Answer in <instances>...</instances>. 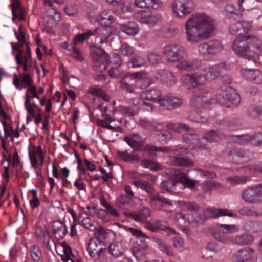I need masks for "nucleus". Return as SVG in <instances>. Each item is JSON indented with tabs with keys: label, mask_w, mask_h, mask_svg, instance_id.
<instances>
[{
	"label": "nucleus",
	"mask_w": 262,
	"mask_h": 262,
	"mask_svg": "<svg viewBox=\"0 0 262 262\" xmlns=\"http://www.w3.org/2000/svg\"><path fill=\"white\" fill-rule=\"evenodd\" d=\"M173 170H177V169L171 168L169 170V178L167 180L163 181L160 185V187L162 191H170L176 185V183H178L176 179L173 178Z\"/></svg>",
	"instance_id": "31"
},
{
	"label": "nucleus",
	"mask_w": 262,
	"mask_h": 262,
	"mask_svg": "<svg viewBox=\"0 0 262 262\" xmlns=\"http://www.w3.org/2000/svg\"><path fill=\"white\" fill-rule=\"evenodd\" d=\"M132 199L125 195H121L116 200V204L120 208L128 209L131 206Z\"/></svg>",
	"instance_id": "46"
},
{
	"label": "nucleus",
	"mask_w": 262,
	"mask_h": 262,
	"mask_svg": "<svg viewBox=\"0 0 262 262\" xmlns=\"http://www.w3.org/2000/svg\"><path fill=\"white\" fill-rule=\"evenodd\" d=\"M123 139L134 150L141 151L142 150L144 139L137 133H132L125 136Z\"/></svg>",
	"instance_id": "17"
},
{
	"label": "nucleus",
	"mask_w": 262,
	"mask_h": 262,
	"mask_svg": "<svg viewBox=\"0 0 262 262\" xmlns=\"http://www.w3.org/2000/svg\"><path fill=\"white\" fill-rule=\"evenodd\" d=\"M208 43L210 55L218 54L223 50V45L219 40H211Z\"/></svg>",
	"instance_id": "45"
},
{
	"label": "nucleus",
	"mask_w": 262,
	"mask_h": 262,
	"mask_svg": "<svg viewBox=\"0 0 262 262\" xmlns=\"http://www.w3.org/2000/svg\"><path fill=\"white\" fill-rule=\"evenodd\" d=\"M254 250L250 247H246L239 250L232 258L233 262H244L249 259L252 255Z\"/></svg>",
	"instance_id": "26"
},
{
	"label": "nucleus",
	"mask_w": 262,
	"mask_h": 262,
	"mask_svg": "<svg viewBox=\"0 0 262 262\" xmlns=\"http://www.w3.org/2000/svg\"><path fill=\"white\" fill-rule=\"evenodd\" d=\"M92 32L93 35L96 36V41L101 44L107 43L112 40L113 30L110 27H100Z\"/></svg>",
	"instance_id": "16"
},
{
	"label": "nucleus",
	"mask_w": 262,
	"mask_h": 262,
	"mask_svg": "<svg viewBox=\"0 0 262 262\" xmlns=\"http://www.w3.org/2000/svg\"><path fill=\"white\" fill-rule=\"evenodd\" d=\"M198 50L200 56L206 59L210 57V54L208 42L200 44L198 47Z\"/></svg>",
	"instance_id": "54"
},
{
	"label": "nucleus",
	"mask_w": 262,
	"mask_h": 262,
	"mask_svg": "<svg viewBox=\"0 0 262 262\" xmlns=\"http://www.w3.org/2000/svg\"><path fill=\"white\" fill-rule=\"evenodd\" d=\"M158 0H135V4L139 8H153L154 5L158 4Z\"/></svg>",
	"instance_id": "52"
},
{
	"label": "nucleus",
	"mask_w": 262,
	"mask_h": 262,
	"mask_svg": "<svg viewBox=\"0 0 262 262\" xmlns=\"http://www.w3.org/2000/svg\"><path fill=\"white\" fill-rule=\"evenodd\" d=\"M185 30L187 40L190 43H196L213 34L214 21L204 13H196L186 22Z\"/></svg>",
	"instance_id": "1"
},
{
	"label": "nucleus",
	"mask_w": 262,
	"mask_h": 262,
	"mask_svg": "<svg viewBox=\"0 0 262 262\" xmlns=\"http://www.w3.org/2000/svg\"><path fill=\"white\" fill-rule=\"evenodd\" d=\"M91 36H93L92 30H88L82 34L76 35L73 39V44L72 46H76V45L77 43H82L84 40L89 38Z\"/></svg>",
	"instance_id": "50"
},
{
	"label": "nucleus",
	"mask_w": 262,
	"mask_h": 262,
	"mask_svg": "<svg viewBox=\"0 0 262 262\" xmlns=\"http://www.w3.org/2000/svg\"><path fill=\"white\" fill-rule=\"evenodd\" d=\"M248 26L249 24L247 23L236 22L229 26V32L235 35H243L248 31Z\"/></svg>",
	"instance_id": "30"
},
{
	"label": "nucleus",
	"mask_w": 262,
	"mask_h": 262,
	"mask_svg": "<svg viewBox=\"0 0 262 262\" xmlns=\"http://www.w3.org/2000/svg\"><path fill=\"white\" fill-rule=\"evenodd\" d=\"M81 225L84 228L90 231H94L96 228L94 221L89 217L83 219L81 222Z\"/></svg>",
	"instance_id": "58"
},
{
	"label": "nucleus",
	"mask_w": 262,
	"mask_h": 262,
	"mask_svg": "<svg viewBox=\"0 0 262 262\" xmlns=\"http://www.w3.org/2000/svg\"><path fill=\"white\" fill-rule=\"evenodd\" d=\"M139 81L136 73L126 74L122 76L119 82L120 88L127 93H133Z\"/></svg>",
	"instance_id": "12"
},
{
	"label": "nucleus",
	"mask_w": 262,
	"mask_h": 262,
	"mask_svg": "<svg viewBox=\"0 0 262 262\" xmlns=\"http://www.w3.org/2000/svg\"><path fill=\"white\" fill-rule=\"evenodd\" d=\"M244 76L248 80L256 84L262 83V72L257 70H243Z\"/></svg>",
	"instance_id": "27"
},
{
	"label": "nucleus",
	"mask_w": 262,
	"mask_h": 262,
	"mask_svg": "<svg viewBox=\"0 0 262 262\" xmlns=\"http://www.w3.org/2000/svg\"><path fill=\"white\" fill-rule=\"evenodd\" d=\"M190 105L194 107H202L210 104V97L205 95H196L194 96L190 99Z\"/></svg>",
	"instance_id": "33"
},
{
	"label": "nucleus",
	"mask_w": 262,
	"mask_h": 262,
	"mask_svg": "<svg viewBox=\"0 0 262 262\" xmlns=\"http://www.w3.org/2000/svg\"><path fill=\"white\" fill-rule=\"evenodd\" d=\"M248 179L246 176H234L227 178V181L231 184L236 185L245 183Z\"/></svg>",
	"instance_id": "55"
},
{
	"label": "nucleus",
	"mask_w": 262,
	"mask_h": 262,
	"mask_svg": "<svg viewBox=\"0 0 262 262\" xmlns=\"http://www.w3.org/2000/svg\"><path fill=\"white\" fill-rule=\"evenodd\" d=\"M141 96L144 100H147L153 102H159L163 98L162 92L158 89H150L141 93Z\"/></svg>",
	"instance_id": "25"
},
{
	"label": "nucleus",
	"mask_w": 262,
	"mask_h": 262,
	"mask_svg": "<svg viewBox=\"0 0 262 262\" xmlns=\"http://www.w3.org/2000/svg\"><path fill=\"white\" fill-rule=\"evenodd\" d=\"M86 250L92 257H96L103 262H113L112 258L107 255L106 248L102 246V243L98 238H91L87 244Z\"/></svg>",
	"instance_id": "4"
},
{
	"label": "nucleus",
	"mask_w": 262,
	"mask_h": 262,
	"mask_svg": "<svg viewBox=\"0 0 262 262\" xmlns=\"http://www.w3.org/2000/svg\"><path fill=\"white\" fill-rule=\"evenodd\" d=\"M179 207L184 211H196L200 209V206L194 202L178 201L176 202Z\"/></svg>",
	"instance_id": "39"
},
{
	"label": "nucleus",
	"mask_w": 262,
	"mask_h": 262,
	"mask_svg": "<svg viewBox=\"0 0 262 262\" xmlns=\"http://www.w3.org/2000/svg\"><path fill=\"white\" fill-rule=\"evenodd\" d=\"M142 151L145 153H147L150 156L156 155L157 152H171L170 149L168 147H157L151 144L146 145L144 148L143 149L142 148Z\"/></svg>",
	"instance_id": "37"
},
{
	"label": "nucleus",
	"mask_w": 262,
	"mask_h": 262,
	"mask_svg": "<svg viewBox=\"0 0 262 262\" xmlns=\"http://www.w3.org/2000/svg\"><path fill=\"white\" fill-rule=\"evenodd\" d=\"M150 210L148 208L145 207L137 213L126 214L132 219L138 222H144L150 216Z\"/></svg>",
	"instance_id": "38"
},
{
	"label": "nucleus",
	"mask_w": 262,
	"mask_h": 262,
	"mask_svg": "<svg viewBox=\"0 0 262 262\" xmlns=\"http://www.w3.org/2000/svg\"><path fill=\"white\" fill-rule=\"evenodd\" d=\"M156 241L161 251L165 252L168 255L171 256L173 255L174 253L172 248L168 246L166 243L159 238L156 239Z\"/></svg>",
	"instance_id": "53"
},
{
	"label": "nucleus",
	"mask_w": 262,
	"mask_h": 262,
	"mask_svg": "<svg viewBox=\"0 0 262 262\" xmlns=\"http://www.w3.org/2000/svg\"><path fill=\"white\" fill-rule=\"evenodd\" d=\"M132 184L147 193L145 201L149 203L151 206L158 208L172 207L171 202L164 197L160 196L148 182L144 180L134 181L132 182Z\"/></svg>",
	"instance_id": "2"
},
{
	"label": "nucleus",
	"mask_w": 262,
	"mask_h": 262,
	"mask_svg": "<svg viewBox=\"0 0 262 262\" xmlns=\"http://www.w3.org/2000/svg\"><path fill=\"white\" fill-rule=\"evenodd\" d=\"M238 230V228L235 225L221 224L219 231L214 233V236L215 239L226 243L230 241L228 234L234 233Z\"/></svg>",
	"instance_id": "14"
},
{
	"label": "nucleus",
	"mask_w": 262,
	"mask_h": 262,
	"mask_svg": "<svg viewBox=\"0 0 262 262\" xmlns=\"http://www.w3.org/2000/svg\"><path fill=\"white\" fill-rule=\"evenodd\" d=\"M48 11L49 12L48 14L49 20L47 24L49 28H52L54 26H55L60 20V14L57 10L54 9H51Z\"/></svg>",
	"instance_id": "41"
},
{
	"label": "nucleus",
	"mask_w": 262,
	"mask_h": 262,
	"mask_svg": "<svg viewBox=\"0 0 262 262\" xmlns=\"http://www.w3.org/2000/svg\"><path fill=\"white\" fill-rule=\"evenodd\" d=\"M162 20V15L157 12H152L148 14L142 13L141 14L140 21L142 23L149 25H155Z\"/></svg>",
	"instance_id": "32"
},
{
	"label": "nucleus",
	"mask_w": 262,
	"mask_h": 262,
	"mask_svg": "<svg viewBox=\"0 0 262 262\" xmlns=\"http://www.w3.org/2000/svg\"><path fill=\"white\" fill-rule=\"evenodd\" d=\"M128 231L137 238V245L134 246L132 251L133 255L137 258H140V256L143 253V251L148 247L147 242L145 241V239L149 238V237L145 233L139 229L129 228Z\"/></svg>",
	"instance_id": "7"
},
{
	"label": "nucleus",
	"mask_w": 262,
	"mask_h": 262,
	"mask_svg": "<svg viewBox=\"0 0 262 262\" xmlns=\"http://www.w3.org/2000/svg\"><path fill=\"white\" fill-rule=\"evenodd\" d=\"M247 113L251 118L262 120V107H261L251 105L248 107Z\"/></svg>",
	"instance_id": "43"
},
{
	"label": "nucleus",
	"mask_w": 262,
	"mask_h": 262,
	"mask_svg": "<svg viewBox=\"0 0 262 262\" xmlns=\"http://www.w3.org/2000/svg\"><path fill=\"white\" fill-rule=\"evenodd\" d=\"M202 65L203 63L201 60L193 58L183 60L177 65V67L181 70L193 71L199 70Z\"/></svg>",
	"instance_id": "18"
},
{
	"label": "nucleus",
	"mask_w": 262,
	"mask_h": 262,
	"mask_svg": "<svg viewBox=\"0 0 262 262\" xmlns=\"http://www.w3.org/2000/svg\"><path fill=\"white\" fill-rule=\"evenodd\" d=\"M119 52L121 56L128 57L134 54L135 50L129 44L122 42L119 49Z\"/></svg>",
	"instance_id": "47"
},
{
	"label": "nucleus",
	"mask_w": 262,
	"mask_h": 262,
	"mask_svg": "<svg viewBox=\"0 0 262 262\" xmlns=\"http://www.w3.org/2000/svg\"><path fill=\"white\" fill-rule=\"evenodd\" d=\"M91 54L94 60L93 69L99 72L105 71L108 65L107 54L101 48L95 46L91 48Z\"/></svg>",
	"instance_id": "8"
},
{
	"label": "nucleus",
	"mask_w": 262,
	"mask_h": 262,
	"mask_svg": "<svg viewBox=\"0 0 262 262\" xmlns=\"http://www.w3.org/2000/svg\"><path fill=\"white\" fill-rule=\"evenodd\" d=\"M52 232L56 238L62 239L67 233V228L62 223L58 221H54L52 224Z\"/></svg>",
	"instance_id": "28"
},
{
	"label": "nucleus",
	"mask_w": 262,
	"mask_h": 262,
	"mask_svg": "<svg viewBox=\"0 0 262 262\" xmlns=\"http://www.w3.org/2000/svg\"><path fill=\"white\" fill-rule=\"evenodd\" d=\"M250 142L254 146H262V133L260 132L257 133L252 137H250Z\"/></svg>",
	"instance_id": "60"
},
{
	"label": "nucleus",
	"mask_w": 262,
	"mask_h": 262,
	"mask_svg": "<svg viewBox=\"0 0 262 262\" xmlns=\"http://www.w3.org/2000/svg\"><path fill=\"white\" fill-rule=\"evenodd\" d=\"M230 159L234 163L240 164L250 161L252 158V154L242 148L235 147L228 152Z\"/></svg>",
	"instance_id": "10"
},
{
	"label": "nucleus",
	"mask_w": 262,
	"mask_h": 262,
	"mask_svg": "<svg viewBox=\"0 0 262 262\" xmlns=\"http://www.w3.org/2000/svg\"><path fill=\"white\" fill-rule=\"evenodd\" d=\"M163 53L168 62H174L183 60L187 56L186 49L178 44H170L163 48Z\"/></svg>",
	"instance_id": "6"
},
{
	"label": "nucleus",
	"mask_w": 262,
	"mask_h": 262,
	"mask_svg": "<svg viewBox=\"0 0 262 262\" xmlns=\"http://www.w3.org/2000/svg\"><path fill=\"white\" fill-rule=\"evenodd\" d=\"M172 171L173 173L172 174L173 178L176 179L179 182L182 183L184 185L191 189L195 187L196 181L189 179L179 169L173 170Z\"/></svg>",
	"instance_id": "22"
},
{
	"label": "nucleus",
	"mask_w": 262,
	"mask_h": 262,
	"mask_svg": "<svg viewBox=\"0 0 262 262\" xmlns=\"http://www.w3.org/2000/svg\"><path fill=\"white\" fill-rule=\"evenodd\" d=\"M28 56L22 57L20 53L16 55L15 57L16 61L18 65L23 64V70L25 72L28 71V69L31 67L32 58L31 55V50L28 46Z\"/></svg>",
	"instance_id": "36"
},
{
	"label": "nucleus",
	"mask_w": 262,
	"mask_h": 262,
	"mask_svg": "<svg viewBox=\"0 0 262 262\" xmlns=\"http://www.w3.org/2000/svg\"><path fill=\"white\" fill-rule=\"evenodd\" d=\"M182 100L178 97L163 96L160 101V106L168 110H172L181 106Z\"/></svg>",
	"instance_id": "19"
},
{
	"label": "nucleus",
	"mask_w": 262,
	"mask_h": 262,
	"mask_svg": "<svg viewBox=\"0 0 262 262\" xmlns=\"http://www.w3.org/2000/svg\"><path fill=\"white\" fill-rule=\"evenodd\" d=\"M117 156L119 158L127 162L137 161L140 160L138 155H132L126 152L118 151Z\"/></svg>",
	"instance_id": "51"
},
{
	"label": "nucleus",
	"mask_w": 262,
	"mask_h": 262,
	"mask_svg": "<svg viewBox=\"0 0 262 262\" xmlns=\"http://www.w3.org/2000/svg\"><path fill=\"white\" fill-rule=\"evenodd\" d=\"M216 98L220 104L227 107L236 106L240 103L239 95L234 89L230 87L219 88Z\"/></svg>",
	"instance_id": "3"
},
{
	"label": "nucleus",
	"mask_w": 262,
	"mask_h": 262,
	"mask_svg": "<svg viewBox=\"0 0 262 262\" xmlns=\"http://www.w3.org/2000/svg\"><path fill=\"white\" fill-rule=\"evenodd\" d=\"M120 111L122 113L126 116H132L135 115L137 113V109L133 107L121 106L120 107Z\"/></svg>",
	"instance_id": "63"
},
{
	"label": "nucleus",
	"mask_w": 262,
	"mask_h": 262,
	"mask_svg": "<svg viewBox=\"0 0 262 262\" xmlns=\"http://www.w3.org/2000/svg\"><path fill=\"white\" fill-rule=\"evenodd\" d=\"M144 227L146 229L154 232L161 230L167 232L168 235L176 234V231L170 228L168 224L165 221L152 220L146 222Z\"/></svg>",
	"instance_id": "13"
},
{
	"label": "nucleus",
	"mask_w": 262,
	"mask_h": 262,
	"mask_svg": "<svg viewBox=\"0 0 262 262\" xmlns=\"http://www.w3.org/2000/svg\"><path fill=\"white\" fill-rule=\"evenodd\" d=\"M253 0H239L238 3V7L241 11L244 9H250L253 6Z\"/></svg>",
	"instance_id": "62"
},
{
	"label": "nucleus",
	"mask_w": 262,
	"mask_h": 262,
	"mask_svg": "<svg viewBox=\"0 0 262 262\" xmlns=\"http://www.w3.org/2000/svg\"><path fill=\"white\" fill-rule=\"evenodd\" d=\"M232 49L236 54L248 60L252 59L246 36H244L242 39L236 38L233 42Z\"/></svg>",
	"instance_id": "11"
},
{
	"label": "nucleus",
	"mask_w": 262,
	"mask_h": 262,
	"mask_svg": "<svg viewBox=\"0 0 262 262\" xmlns=\"http://www.w3.org/2000/svg\"><path fill=\"white\" fill-rule=\"evenodd\" d=\"M167 128L169 130L177 133H180L183 130H188L190 128L188 125L183 123H170L167 125Z\"/></svg>",
	"instance_id": "48"
},
{
	"label": "nucleus",
	"mask_w": 262,
	"mask_h": 262,
	"mask_svg": "<svg viewBox=\"0 0 262 262\" xmlns=\"http://www.w3.org/2000/svg\"><path fill=\"white\" fill-rule=\"evenodd\" d=\"M120 30L128 35L134 36L139 33V26L134 21L120 24Z\"/></svg>",
	"instance_id": "35"
},
{
	"label": "nucleus",
	"mask_w": 262,
	"mask_h": 262,
	"mask_svg": "<svg viewBox=\"0 0 262 262\" xmlns=\"http://www.w3.org/2000/svg\"><path fill=\"white\" fill-rule=\"evenodd\" d=\"M242 199L247 203L259 202L257 186L252 187L244 190L242 193Z\"/></svg>",
	"instance_id": "20"
},
{
	"label": "nucleus",
	"mask_w": 262,
	"mask_h": 262,
	"mask_svg": "<svg viewBox=\"0 0 262 262\" xmlns=\"http://www.w3.org/2000/svg\"><path fill=\"white\" fill-rule=\"evenodd\" d=\"M170 7L175 17L184 18L193 11L195 4L193 0H174Z\"/></svg>",
	"instance_id": "5"
},
{
	"label": "nucleus",
	"mask_w": 262,
	"mask_h": 262,
	"mask_svg": "<svg viewBox=\"0 0 262 262\" xmlns=\"http://www.w3.org/2000/svg\"><path fill=\"white\" fill-rule=\"evenodd\" d=\"M146 63V59L143 56L135 55L130 58L126 62L129 68H139L144 66Z\"/></svg>",
	"instance_id": "40"
},
{
	"label": "nucleus",
	"mask_w": 262,
	"mask_h": 262,
	"mask_svg": "<svg viewBox=\"0 0 262 262\" xmlns=\"http://www.w3.org/2000/svg\"><path fill=\"white\" fill-rule=\"evenodd\" d=\"M199 136L193 133H187L183 136L184 142L190 144H195L194 149H207L206 145L199 144Z\"/></svg>",
	"instance_id": "23"
},
{
	"label": "nucleus",
	"mask_w": 262,
	"mask_h": 262,
	"mask_svg": "<svg viewBox=\"0 0 262 262\" xmlns=\"http://www.w3.org/2000/svg\"><path fill=\"white\" fill-rule=\"evenodd\" d=\"M181 81L182 85L188 90L204 85L199 72L183 76Z\"/></svg>",
	"instance_id": "15"
},
{
	"label": "nucleus",
	"mask_w": 262,
	"mask_h": 262,
	"mask_svg": "<svg viewBox=\"0 0 262 262\" xmlns=\"http://www.w3.org/2000/svg\"><path fill=\"white\" fill-rule=\"evenodd\" d=\"M204 215L207 218L219 217L223 216H235L232 212L225 209L210 208L205 209Z\"/></svg>",
	"instance_id": "21"
},
{
	"label": "nucleus",
	"mask_w": 262,
	"mask_h": 262,
	"mask_svg": "<svg viewBox=\"0 0 262 262\" xmlns=\"http://www.w3.org/2000/svg\"><path fill=\"white\" fill-rule=\"evenodd\" d=\"M168 163L173 166L190 167L193 165V161L187 158H183L176 155L168 157Z\"/></svg>",
	"instance_id": "24"
},
{
	"label": "nucleus",
	"mask_w": 262,
	"mask_h": 262,
	"mask_svg": "<svg viewBox=\"0 0 262 262\" xmlns=\"http://www.w3.org/2000/svg\"><path fill=\"white\" fill-rule=\"evenodd\" d=\"M224 66V63H219L201 69L199 72L204 84L208 81H212L217 78L221 75V69Z\"/></svg>",
	"instance_id": "9"
},
{
	"label": "nucleus",
	"mask_w": 262,
	"mask_h": 262,
	"mask_svg": "<svg viewBox=\"0 0 262 262\" xmlns=\"http://www.w3.org/2000/svg\"><path fill=\"white\" fill-rule=\"evenodd\" d=\"M109 253L114 258L121 256L123 254V249L121 245L118 243L111 244L108 249Z\"/></svg>",
	"instance_id": "42"
},
{
	"label": "nucleus",
	"mask_w": 262,
	"mask_h": 262,
	"mask_svg": "<svg viewBox=\"0 0 262 262\" xmlns=\"http://www.w3.org/2000/svg\"><path fill=\"white\" fill-rule=\"evenodd\" d=\"M204 138L208 142H217L221 138L220 135L214 130L207 132L204 136Z\"/></svg>",
	"instance_id": "59"
},
{
	"label": "nucleus",
	"mask_w": 262,
	"mask_h": 262,
	"mask_svg": "<svg viewBox=\"0 0 262 262\" xmlns=\"http://www.w3.org/2000/svg\"><path fill=\"white\" fill-rule=\"evenodd\" d=\"M248 45L250 46V52L259 53L262 51V40L258 37L246 35Z\"/></svg>",
	"instance_id": "29"
},
{
	"label": "nucleus",
	"mask_w": 262,
	"mask_h": 262,
	"mask_svg": "<svg viewBox=\"0 0 262 262\" xmlns=\"http://www.w3.org/2000/svg\"><path fill=\"white\" fill-rule=\"evenodd\" d=\"M188 119L192 122L201 123H204L207 121V118L198 112L191 114L188 116Z\"/></svg>",
	"instance_id": "57"
},
{
	"label": "nucleus",
	"mask_w": 262,
	"mask_h": 262,
	"mask_svg": "<svg viewBox=\"0 0 262 262\" xmlns=\"http://www.w3.org/2000/svg\"><path fill=\"white\" fill-rule=\"evenodd\" d=\"M253 241V237L248 234H243L236 236L233 242L239 245H249L252 243Z\"/></svg>",
	"instance_id": "44"
},
{
	"label": "nucleus",
	"mask_w": 262,
	"mask_h": 262,
	"mask_svg": "<svg viewBox=\"0 0 262 262\" xmlns=\"http://www.w3.org/2000/svg\"><path fill=\"white\" fill-rule=\"evenodd\" d=\"M161 81L167 86L174 85L177 81L174 75L170 71L165 70H160L158 72Z\"/></svg>",
	"instance_id": "34"
},
{
	"label": "nucleus",
	"mask_w": 262,
	"mask_h": 262,
	"mask_svg": "<svg viewBox=\"0 0 262 262\" xmlns=\"http://www.w3.org/2000/svg\"><path fill=\"white\" fill-rule=\"evenodd\" d=\"M238 213L242 215L248 216H258L262 214L261 212L250 209L248 207H243L238 210Z\"/></svg>",
	"instance_id": "56"
},
{
	"label": "nucleus",
	"mask_w": 262,
	"mask_h": 262,
	"mask_svg": "<svg viewBox=\"0 0 262 262\" xmlns=\"http://www.w3.org/2000/svg\"><path fill=\"white\" fill-rule=\"evenodd\" d=\"M30 252L32 259L34 261L42 262V253L38 246L35 245L31 246Z\"/></svg>",
	"instance_id": "49"
},
{
	"label": "nucleus",
	"mask_w": 262,
	"mask_h": 262,
	"mask_svg": "<svg viewBox=\"0 0 262 262\" xmlns=\"http://www.w3.org/2000/svg\"><path fill=\"white\" fill-rule=\"evenodd\" d=\"M123 71L118 67H112L108 71L110 77L114 78H118L123 74Z\"/></svg>",
	"instance_id": "64"
},
{
	"label": "nucleus",
	"mask_w": 262,
	"mask_h": 262,
	"mask_svg": "<svg viewBox=\"0 0 262 262\" xmlns=\"http://www.w3.org/2000/svg\"><path fill=\"white\" fill-rule=\"evenodd\" d=\"M69 50L72 51V56L76 60L79 61L83 60V56L82 52L80 50L76 48L75 46H72L71 48L69 49Z\"/></svg>",
	"instance_id": "61"
}]
</instances>
